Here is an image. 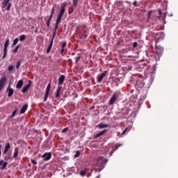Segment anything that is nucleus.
Instances as JSON below:
<instances>
[{
	"mask_svg": "<svg viewBox=\"0 0 178 178\" xmlns=\"http://www.w3.org/2000/svg\"><path fill=\"white\" fill-rule=\"evenodd\" d=\"M65 8H66V4H62L60 6V13L58 14V16L56 20V24H59L62 20V17L65 14Z\"/></svg>",
	"mask_w": 178,
	"mask_h": 178,
	"instance_id": "obj_1",
	"label": "nucleus"
},
{
	"mask_svg": "<svg viewBox=\"0 0 178 178\" xmlns=\"http://www.w3.org/2000/svg\"><path fill=\"white\" fill-rule=\"evenodd\" d=\"M155 48H156V56H158L159 59L162 56V54H163V47L156 45Z\"/></svg>",
	"mask_w": 178,
	"mask_h": 178,
	"instance_id": "obj_2",
	"label": "nucleus"
},
{
	"mask_svg": "<svg viewBox=\"0 0 178 178\" xmlns=\"http://www.w3.org/2000/svg\"><path fill=\"white\" fill-rule=\"evenodd\" d=\"M119 95V92H115L109 100V105H113V104L118 101Z\"/></svg>",
	"mask_w": 178,
	"mask_h": 178,
	"instance_id": "obj_3",
	"label": "nucleus"
},
{
	"mask_svg": "<svg viewBox=\"0 0 178 178\" xmlns=\"http://www.w3.org/2000/svg\"><path fill=\"white\" fill-rule=\"evenodd\" d=\"M10 0H3L2 3V8H6L7 6V10H10V8H12V3H9Z\"/></svg>",
	"mask_w": 178,
	"mask_h": 178,
	"instance_id": "obj_4",
	"label": "nucleus"
},
{
	"mask_svg": "<svg viewBox=\"0 0 178 178\" xmlns=\"http://www.w3.org/2000/svg\"><path fill=\"white\" fill-rule=\"evenodd\" d=\"M49 90H51V83H48L46 88V92L44 97V102H46L47 99H48V96L49 95Z\"/></svg>",
	"mask_w": 178,
	"mask_h": 178,
	"instance_id": "obj_5",
	"label": "nucleus"
},
{
	"mask_svg": "<svg viewBox=\"0 0 178 178\" xmlns=\"http://www.w3.org/2000/svg\"><path fill=\"white\" fill-rule=\"evenodd\" d=\"M51 157H52V154L51 152H46L42 156L44 161H49V159H51Z\"/></svg>",
	"mask_w": 178,
	"mask_h": 178,
	"instance_id": "obj_6",
	"label": "nucleus"
},
{
	"mask_svg": "<svg viewBox=\"0 0 178 178\" xmlns=\"http://www.w3.org/2000/svg\"><path fill=\"white\" fill-rule=\"evenodd\" d=\"M7 81H8V79L5 76H3L0 79V91L2 90V88H3V86H5V83H6Z\"/></svg>",
	"mask_w": 178,
	"mask_h": 178,
	"instance_id": "obj_7",
	"label": "nucleus"
},
{
	"mask_svg": "<svg viewBox=\"0 0 178 178\" xmlns=\"http://www.w3.org/2000/svg\"><path fill=\"white\" fill-rule=\"evenodd\" d=\"M30 87H31V81H29V83L22 88L23 94H25V92H28Z\"/></svg>",
	"mask_w": 178,
	"mask_h": 178,
	"instance_id": "obj_8",
	"label": "nucleus"
},
{
	"mask_svg": "<svg viewBox=\"0 0 178 178\" xmlns=\"http://www.w3.org/2000/svg\"><path fill=\"white\" fill-rule=\"evenodd\" d=\"M8 97H12L13 95V89L10 88V83H9L8 87L7 88Z\"/></svg>",
	"mask_w": 178,
	"mask_h": 178,
	"instance_id": "obj_9",
	"label": "nucleus"
},
{
	"mask_svg": "<svg viewBox=\"0 0 178 178\" xmlns=\"http://www.w3.org/2000/svg\"><path fill=\"white\" fill-rule=\"evenodd\" d=\"M106 76V72L102 73L98 77H97V82L101 83L102 80L104 79V77Z\"/></svg>",
	"mask_w": 178,
	"mask_h": 178,
	"instance_id": "obj_10",
	"label": "nucleus"
},
{
	"mask_svg": "<svg viewBox=\"0 0 178 178\" xmlns=\"http://www.w3.org/2000/svg\"><path fill=\"white\" fill-rule=\"evenodd\" d=\"M2 165L1 168V170H4V169H6V166H8V162H3V160H1L0 161V166Z\"/></svg>",
	"mask_w": 178,
	"mask_h": 178,
	"instance_id": "obj_11",
	"label": "nucleus"
},
{
	"mask_svg": "<svg viewBox=\"0 0 178 178\" xmlns=\"http://www.w3.org/2000/svg\"><path fill=\"white\" fill-rule=\"evenodd\" d=\"M24 83V81H23V80H19L16 85V88H17L18 90H20V88L23 87Z\"/></svg>",
	"mask_w": 178,
	"mask_h": 178,
	"instance_id": "obj_12",
	"label": "nucleus"
},
{
	"mask_svg": "<svg viewBox=\"0 0 178 178\" xmlns=\"http://www.w3.org/2000/svg\"><path fill=\"white\" fill-rule=\"evenodd\" d=\"M27 108H29V104H25L21 108L20 110V113L23 114L26 112V111H27Z\"/></svg>",
	"mask_w": 178,
	"mask_h": 178,
	"instance_id": "obj_13",
	"label": "nucleus"
},
{
	"mask_svg": "<svg viewBox=\"0 0 178 178\" xmlns=\"http://www.w3.org/2000/svg\"><path fill=\"white\" fill-rule=\"evenodd\" d=\"M106 133V129H104L102 131H100L99 134H97V135L93 136L94 138H99V137H101V136H104V134Z\"/></svg>",
	"mask_w": 178,
	"mask_h": 178,
	"instance_id": "obj_14",
	"label": "nucleus"
},
{
	"mask_svg": "<svg viewBox=\"0 0 178 178\" xmlns=\"http://www.w3.org/2000/svg\"><path fill=\"white\" fill-rule=\"evenodd\" d=\"M62 90V86H58L56 90V94L55 95L56 98H59L60 97V91Z\"/></svg>",
	"mask_w": 178,
	"mask_h": 178,
	"instance_id": "obj_15",
	"label": "nucleus"
},
{
	"mask_svg": "<svg viewBox=\"0 0 178 178\" xmlns=\"http://www.w3.org/2000/svg\"><path fill=\"white\" fill-rule=\"evenodd\" d=\"M63 81H65V75H61L58 79L59 86H62L63 84Z\"/></svg>",
	"mask_w": 178,
	"mask_h": 178,
	"instance_id": "obj_16",
	"label": "nucleus"
},
{
	"mask_svg": "<svg viewBox=\"0 0 178 178\" xmlns=\"http://www.w3.org/2000/svg\"><path fill=\"white\" fill-rule=\"evenodd\" d=\"M10 148V143H7L5 145V148H4V151H3V154H6L8 152V151H9V149Z\"/></svg>",
	"mask_w": 178,
	"mask_h": 178,
	"instance_id": "obj_17",
	"label": "nucleus"
},
{
	"mask_svg": "<svg viewBox=\"0 0 178 178\" xmlns=\"http://www.w3.org/2000/svg\"><path fill=\"white\" fill-rule=\"evenodd\" d=\"M72 3H73V4H72V6L71 7V9H72V10L73 12V10H74V8H76V6H77V5L79 3V0H73Z\"/></svg>",
	"mask_w": 178,
	"mask_h": 178,
	"instance_id": "obj_18",
	"label": "nucleus"
},
{
	"mask_svg": "<svg viewBox=\"0 0 178 178\" xmlns=\"http://www.w3.org/2000/svg\"><path fill=\"white\" fill-rule=\"evenodd\" d=\"M67 45V42H66V41L63 42L61 44V49H65V52H67V48L66 47Z\"/></svg>",
	"mask_w": 178,
	"mask_h": 178,
	"instance_id": "obj_19",
	"label": "nucleus"
},
{
	"mask_svg": "<svg viewBox=\"0 0 178 178\" xmlns=\"http://www.w3.org/2000/svg\"><path fill=\"white\" fill-rule=\"evenodd\" d=\"M18 155H19V147H15L14 154H13L14 159L17 158Z\"/></svg>",
	"mask_w": 178,
	"mask_h": 178,
	"instance_id": "obj_20",
	"label": "nucleus"
},
{
	"mask_svg": "<svg viewBox=\"0 0 178 178\" xmlns=\"http://www.w3.org/2000/svg\"><path fill=\"white\" fill-rule=\"evenodd\" d=\"M52 45H54V42L51 40L50 44L47 49V54H49V52H51V49H52Z\"/></svg>",
	"mask_w": 178,
	"mask_h": 178,
	"instance_id": "obj_21",
	"label": "nucleus"
},
{
	"mask_svg": "<svg viewBox=\"0 0 178 178\" xmlns=\"http://www.w3.org/2000/svg\"><path fill=\"white\" fill-rule=\"evenodd\" d=\"M119 147H120V145L116 144L115 145L114 148H113V149L111 150V152L110 153L111 156H112V154H113V152H115V151H116L118 149V148H119Z\"/></svg>",
	"mask_w": 178,
	"mask_h": 178,
	"instance_id": "obj_22",
	"label": "nucleus"
},
{
	"mask_svg": "<svg viewBox=\"0 0 178 178\" xmlns=\"http://www.w3.org/2000/svg\"><path fill=\"white\" fill-rule=\"evenodd\" d=\"M98 127H99V129H105V127H109V124H104V123H100L98 125Z\"/></svg>",
	"mask_w": 178,
	"mask_h": 178,
	"instance_id": "obj_23",
	"label": "nucleus"
},
{
	"mask_svg": "<svg viewBox=\"0 0 178 178\" xmlns=\"http://www.w3.org/2000/svg\"><path fill=\"white\" fill-rule=\"evenodd\" d=\"M136 85L138 86V87H143V86H144V83H143V81L141 79H138L136 81Z\"/></svg>",
	"mask_w": 178,
	"mask_h": 178,
	"instance_id": "obj_24",
	"label": "nucleus"
},
{
	"mask_svg": "<svg viewBox=\"0 0 178 178\" xmlns=\"http://www.w3.org/2000/svg\"><path fill=\"white\" fill-rule=\"evenodd\" d=\"M20 47H22V44H18L17 46H16L15 49L13 50V54H17V51H19V48H20Z\"/></svg>",
	"mask_w": 178,
	"mask_h": 178,
	"instance_id": "obj_25",
	"label": "nucleus"
},
{
	"mask_svg": "<svg viewBox=\"0 0 178 178\" xmlns=\"http://www.w3.org/2000/svg\"><path fill=\"white\" fill-rule=\"evenodd\" d=\"M90 33H88V31H84L82 35L83 36V39L86 40V38H87L88 37V35Z\"/></svg>",
	"mask_w": 178,
	"mask_h": 178,
	"instance_id": "obj_26",
	"label": "nucleus"
},
{
	"mask_svg": "<svg viewBox=\"0 0 178 178\" xmlns=\"http://www.w3.org/2000/svg\"><path fill=\"white\" fill-rule=\"evenodd\" d=\"M78 56L75 58V63H79V60L81 58V55L80 54H77Z\"/></svg>",
	"mask_w": 178,
	"mask_h": 178,
	"instance_id": "obj_27",
	"label": "nucleus"
},
{
	"mask_svg": "<svg viewBox=\"0 0 178 178\" xmlns=\"http://www.w3.org/2000/svg\"><path fill=\"white\" fill-rule=\"evenodd\" d=\"M87 172H88V170H87V169L81 170V172H80L81 176H86V174L87 173Z\"/></svg>",
	"mask_w": 178,
	"mask_h": 178,
	"instance_id": "obj_28",
	"label": "nucleus"
},
{
	"mask_svg": "<svg viewBox=\"0 0 178 178\" xmlns=\"http://www.w3.org/2000/svg\"><path fill=\"white\" fill-rule=\"evenodd\" d=\"M17 42H19V38H17L13 40L12 47H15V45H17Z\"/></svg>",
	"mask_w": 178,
	"mask_h": 178,
	"instance_id": "obj_29",
	"label": "nucleus"
},
{
	"mask_svg": "<svg viewBox=\"0 0 178 178\" xmlns=\"http://www.w3.org/2000/svg\"><path fill=\"white\" fill-rule=\"evenodd\" d=\"M6 55H8V49H3V55L2 59H5V58H6Z\"/></svg>",
	"mask_w": 178,
	"mask_h": 178,
	"instance_id": "obj_30",
	"label": "nucleus"
},
{
	"mask_svg": "<svg viewBox=\"0 0 178 178\" xmlns=\"http://www.w3.org/2000/svg\"><path fill=\"white\" fill-rule=\"evenodd\" d=\"M26 38V35H21L19 36V41H24Z\"/></svg>",
	"mask_w": 178,
	"mask_h": 178,
	"instance_id": "obj_31",
	"label": "nucleus"
},
{
	"mask_svg": "<svg viewBox=\"0 0 178 178\" xmlns=\"http://www.w3.org/2000/svg\"><path fill=\"white\" fill-rule=\"evenodd\" d=\"M8 45H9V39H8V40L6 41V42H5V44H4V49H8Z\"/></svg>",
	"mask_w": 178,
	"mask_h": 178,
	"instance_id": "obj_32",
	"label": "nucleus"
},
{
	"mask_svg": "<svg viewBox=\"0 0 178 178\" xmlns=\"http://www.w3.org/2000/svg\"><path fill=\"white\" fill-rule=\"evenodd\" d=\"M51 20H52V17H49L47 21L46 22L47 27H49V23H51Z\"/></svg>",
	"mask_w": 178,
	"mask_h": 178,
	"instance_id": "obj_33",
	"label": "nucleus"
},
{
	"mask_svg": "<svg viewBox=\"0 0 178 178\" xmlns=\"http://www.w3.org/2000/svg\"><path fill=\"white\" fill-rule=\"evenodd\" d=\"M20 65H22V62L20 61V60H19L17 62L16 68H17V69H19V68L20 67Z\"/></svg>",
	"mask_w": 178,
	"mask_h": 178,
	"instance_id": "obj_34",
	"label": "nucleus"
},
{
	"mask_svg": "<svg viewBox=\"0 0 178 178\" xmlns=\"http://www.w3.org/2000/svg\"><path fill=\"white\" fill-rule=\"evenodd\" d=\"M55 35H56V31H54V32H53L52 38L51 40V41H52V42H54V39L55 38Z\"/></svg>",
	"mask_w": 178,
	"mask_h": 178,
	"instance_id": "obj_35",
	"label": "nucleus"
},
{
	"mask_svg": "<svg viewBox=\"0 0 178 178\" xmlns=\"http://www.w3.org/2000/svg\"><path fill=\"white\" fill-rule=\"evenodd\" d=\"M80 156V151H76L74 154V158H79Z\"/></svg>",
	"mask_w": 178,
	"mask_h": 178,
	"instance_id": "obj_36",
	"label": "nucleus"
},
{
	"mask_svg": "<svg viewBox=\"0 0 178 178\" xmlns=\"http://www.w3.org/2000/svg\"><path fill=\"white\" fill-rule=\"evenodd\" d=\"M13 69H15V66H13V65L8 66V72H12V70H13Z\"/></svg>",
	"mask_w": 178,
	"mask_h": 178,
	"instance_id": "obj_37",
	"label": "nucleus"
},
{
	"mask_svg": "<svg viewBox=\"0 0 178 178\" xmlns=\"http://www.w3.org/2000/svg\"><path fill=\"white\" fill-rule=\"evenodd\" d=\"M151 11H149L148 13V15H147V22H149V19H151Z\"/></svg>",
	"mask_w": 178,
	"mask_h": 178,
	"instance_id": "obj_38",
	"label": "nucleus"
},
{
	"mask_svg": "<svg viewBox=\"0 0 178 178\" xmlns=\"http://www.w3.org/2000/svg\"><path fill=\"white\" fill-rule=\"evenodd\" d=\"M16 112H17L16 110L13 112L12 115L10 116V119H12V118L15 117V115H16Z\"/></svg>",
	"mask_w": 178,
	"mask_h": 178,
	"instance_id": "obj_39",
	"label": "nucleus"
},
{
	"mask_svg": "<svg viewBox=\"0 0 178 178\" xmlns=\"http://www.w3.org/2000/svg\"><path fill=\"white\" fill-rule=\"evenodd\" d=\"M127 130H129V128H126L122 133V136H124V134H126L127 133Z\"/></svg>",
	"mask_w": 178,
	"mask_h": 178,
	"instance_id": "obj_40",
	"label": "nucleus"
},
{
	"mask_svg": "<svg viewBox=\"0 0 178 178\" xmlns=\"http://www.w3.org/2000/svg\"><path fill=\"white\" fill-rule=\"evenodd\" d=\"M134 6H140L139 3H137V1H134L133 3Z\"/></svg>",
	"mask_w": 178,
	"mask_h": 178,
	"instance_id": "obj_41",
	"label": "nucleus"
},
{
	"mask_svg": "<svg viewBox=\"0 0 178 178\" xmlns=\"http://www.w3.org/2000/svg\"><path fill=\"white\" fill-rule=\"evenodd\" d=\"M59 26V24H55V26H54V31L56 32V30H58V27Z\"/></svg>",
	"mask_w": 178,
	"mask_h": 178,
	"instance_id": "obj_42",
	"label": "nucleus"
},
{
	"mask_svg": "<svg viewBox=\"0 0 178 178\" xmlns=\"http://www.w3.org/2000/svg\"><path fill=\"white\" fill-rule=\"evenodd\" d=\"M67 130H69V128L65 127L62 130V133H66V131H67Z\"/></svg>",
	"mask_w": 178,
	"mask_h": 178,
	"instance_id": "obj_43",
	"label": "nucleus"
},
{
	"mask_svg": "<svg viewBox=\"0 0 178 178\" xmlns=\"http://www.w3.org/2000/svg\"><path fill=\"white\" fill-rule=\"evenodd\" d=\"M55 13V6H54L52 8H51V15H54Z\"/></svg>",
	"mask_w": 178,
	"mask_h": 178,
	"instance_id": "obj_44",
	"label": "nucleus"
},
{
	"mask_svg": "<svg viewBox=\"0 0 178 178\" xmlns=\"http://www.w3.org/2000/svg\"><path fill=\"white\" fill-rule=\"evenodd\" d=\"M137 45H138L137 42H134L133 43V47H134V48H137Z\"/></svg>",
	"mask_w": 178,
	"mask_h": 178,
	"instance_id": "obj_45",
	"label": "nucleus"
},
{
	"mask_svg": "<svg viewBox=\"0 0 178 178\" xmlns=\"http://www.w3.org/2000/svg\"><path fill=\"white\" fill-rule=\"evenodd\" d=\"M64 52H66V50L65 49H61L60 55H63Z\"/></svg>",
	"mask_w": 178,
	"mask_h": 178,
	"instance_id": "obj_46",
	"label": "nucleus"
},
{
	"mask_svg": "<svg viewBox=\"0 0 178 178\" xmlns=\"http://www.w3.org/2000/svg\"><path fill=\"white\" fill-rule=\"evenodd\" d=\"M31 163H33V165H37V161L35 160H31Z\"/></svg>",
	"mask_w": 178,
	"mask_h": 178,
	"instance_id": "obj_47",
	"label": "nucleus"
},
{
	"mask_svg": "<svg viewBox=\"0 0 178 178\" xmlns=\"http://www.w3.org/2000/svg\"><path fill=\"white\" fill-rule=\"evenodd\" d=\"M159 16L162 15V11H161V10H159Z\"/></svg>",
	"mask_w": 178,
	"mask_h": 178,
	"instance_id": "obj_48",
	"label": "nucleus"
},
{
	"mask_svg": "<svg viewBox=\"0 0 178 178\" xmlns=\"http://www.w3.org/2000/svg\"><path fill=\"white\" fill-rule=\"evenodd\" d=\"M5 161H9V157H5Z\"/></svg>",
	"mask_w": 178,
	"mask_h": 178,
	"instance_id": "obj_49",
	"label": "nucleus"
},
{
	"mask_svg": "<svg viewBox=\"0 0 178 178\" xmlns=\"http://www.w3.org/2000/svg\"><path fill=\"white\" fill-rule=\"evenodd\" d=\"M102 169H104V167L99 168V172H101V170H102Z\"/></svg>",
	"mask_w": 178,
	"mask_h": 178,
	"instance_id": "obj_50",
	"label": "nucleus"
},
{
	"mask_svg": "<svg viewBox=\"0 0 178 178\" xmlns=\"http://www.w3.org/2000/svg\"><path fill=\"white\" fill-rule=\"evenodd\" d=\"M49 17H54V14H51L50 15H49Z\"/></svg>",
	"mask_w": 178,
	"mask_h": 178,
	"instance_id": "obj_51",
	"label": "nucleus"
},
{
	"mask_svg": "<svg viewBox=\"0 0 178 178\" xmlns=\"http://www.w3.org/2000/svg\"><path fill=\"white\" fill-rule=\"evenodd\" d=\"M83 35L80 37V40H83Z\"/></svg>",
	"mask_w": 178,
	"mask_h": 178,
	"instance_id": "obj_52",
	"label": "nucleus"
},
{
	"mask_svg": "<svg viewBox=\"0 0 178 178\" xmlns=\"http://www.w3.org/2000/svg\"><path fill=\"white\" fill-rule=\"evenodd\" d=\"M160 35H161V36H163V33H160Z\"/></svg>",
	"mask_w": 178,
	"mask_h": 178,
	"instance_id": "obj_53",
	"label": "nucleus"
},
{
	"mask_svg": "<svg viewBox=\"0 0 178 178\" xmlns=\"http://www.w3.org/2000/svg\"><path fill=\"white\" fill-rule=\"evenodd\" d=\"M95 178H99V175H98L97 177H96Z\"/></svg>",
	"mask_w": 178,
	"mask_h": 178,
	"instance_id": "obj_54",
	"label": "nucleus"
},
{
	"mask_svg": "<svg viewBox=\"0 0 178 178\" xmlns=\"http://www.w3.org/2000/svg\"><path fill=\"white\" fill-rule=\"evenodd\" d=\"M158 41H159V40H156V41H155L156 44L158 42Z\"/></svg>",
	"mask_w": 178,
	"mask_h": 178,
	"instance_id": "obj_55",
	"label": "nucleus"
},
{
	"mask_svg": "<svg viewBox=\"0 0 178 178\" xmlns=\"http://www.w3.org/2000/svg\"><path fill=\"white\" fill-rule=\"evenodd\" d=\"M1 149H0V156H1Z\"/></svg>",
	"mask_w": 178,
	"mask_h": 178,
	"instance_id": "obj_56",
	"label": "nucleus"
},
{
	"mask_svg": "<svg viewBox=\"0 0 178 178\" xmlns=\"http://www.w3.org/2000/svg\"><path fill=\"white\" fill-rule=\"evenodd\" d=\"M72 55H73V56H74V55H75V54H74V53H72Z\"/></svg>",
	"mask_w": 178,
	"mask_h": 178,
	"instance_id": "obj_57",
	"label": "nucleus"
}]
</instances>
